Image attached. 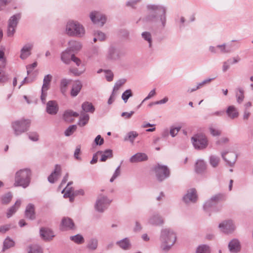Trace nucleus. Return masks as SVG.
I'll list each match as a JSON object with an SVG mask.
<instances>
[{"instance_id":"obj_41","label":"nucleus","mask_w":253,"mask_h":253,"mask_svg":"<svg viewBox=\"0 0 253 253\" xmlns=\"http://www.w3.org/2000/svg\"><path fill=\"white\" fill-rule=\"evenodd\" d=\"M14 242L9 237H7L3 242L2 251L14 246Z\"/></svg>"},{"instance_id":"obj_58","label":"nucleus","mask_w":253,"mask_h":253,"mask_svg":"<svg viewBox=\"0 0 253 253\" xmlns=\"http://www.w3.org/2000/svg\"><path fill=\"white\" fill-rule=\"evenodd\" d=\"M71 60L75 63L77 66H84L82 63L81 60L78 57H76L74 54H72Z\"/></svg>"},{"instance_id":"obj_51","label":"nucleus","mask_w":253,"mask_h":253,"mask_svg":"<svg viewBox=\"0 0 253 253\" xmlns=\"http://www.w3.org/2000/svg\"><path fill=\"white\" fill-rule=\"evenodd\" d=\"M121 174V166H119L115 170L112 176L110 179V182H113Z\"/></svg>"},{"instance_id":"obj_42","label":"nucleus","mask_w":253,"mask_h":253,"mask_svg":"<svg viewBox=\"0 0 253 253\" xmlns=\"http://www.w3.org/2000/svg\"><path fill=\"white\" fill-rule=\"evenodd\" d=\"M70 239L71 241L78 244H81L84 241L83 236L80 234H77L75 236H71Z\"/></svg>"},{"instance_id":"obj_24","label":"nucleus","mask_w":253,"mask_h":253,"mask_svg":"<svg viewBox=\"0 0 253 253\" xmlns=\"http://www.w3.org/2000/svg\"><path fill=\"white\" fill-rule=\"evenodd\" d=\"M33 47L32 43H28L25 45L21 50L20 58L22 59L27 58L31 55V50Z\"/></svg>"},{"instance_id":"obj_55","label":"nucleus","mask_w":253,"mask_h":253,"mask_svg":"<svg viewBox=\"0 0 253 253\" xmlns=\"http://www.w3.org/2000/svg\"><path fill=\"white\" fill-rule=\"evenodd\" d=\"M6 65V60L4 58V53L0 50V68H3Z\"/></svg>"},{"instance_id":"obj_45","label":"nucleus","mask_w":253,"mask_h":253,"mask_svg":"<svg viewBox=\"0 0 253 253\" xmlns=\"http://www.w3.org/2000/svg\"><path fill=\"white\" fill-rule=\"evenodd\" d=\"M12 195L10 193H7L1 197V201L2 204H8L11 200Z\"/></svg>"},{"instance_id":"obj_10","label":"nucleus","mask_w":253,"mask_h":253,"mask_svg":"<svg viewBox=\"0 0 253 253\" xmlns=\"http://www.w3.org/2000/svg\"><path fill=\"white\" fill-rule=\"evenodd\" d=\"M89 17L94 24L101 27L103 26L106 21L105 15L98 11L91 12L89 14Z\"/></svg>"},{"instance_id":"obj_37","label":"nucleus","mask_w":253,"mask_h":253,"mask_svg":"<svg viewBox=\"0 0 253 253\" xmlns=\"http://www.w3.org/2000/svg\"><path fill=\"white\" fill-rule=\"evenodd\" d=\"M71 55H72L71 54L70 51L68 49L66 50L62 53L61 57L62 61L66 64H69L71 60Z\"/></svg>"},{"instance_id":"obj_2","label":"nucleus","mask_w":253,"mask_h":253,"mask_svg":"<svg viewBox=\"0 0 253 253\" xmlns=\"http://www.w3.org/2000/svg\"><path fill=\"white\" fill-rule=\"evenodd\" d=\"M176 238V233L174 230L168 227L162 228L159 237L161 249L165 252H168L174 245Z\"/></svg>"},{"instance_id":"obj_31","label":"nucleus","mask_w":253,"mask_h":253,"mask_svg":"<svg viewBox=\"0 0 253 253\" xmlns=\"http://www.w3.org/2000/svg\"><path fill=\"white\" fill-rule=\"evenodd\" d=\"M97 154H101V157L100 161L101 162H105L108 158H111L113 157V152L111 149H107L102 152L99 151L97 152Z\"/></svg>"},{"instance_id":"obj_32","label":"nucleus","mask_w":253,"mask_h":253,"mask_svg":"<svg viewBox=\"0 0 253 253\" xmlns=\"http://www.w3.org/2000/svg\"><path fill=\"white\" fill-rule=\"evenodd\" d=\"M235 96L237 102L241 104L243 102L245 98L244 90L241 87H238L235 91Z\"/></svg>"},{"instance_id":"obj_26","label":"nucleus","mask_w":253,"mask_h":253,"mask_svg":"<svg viewBox=\"0 0 253 253\" xmlns=\"http://www.w3.org/2000/svg\"><path fill=\"white\" fill-rule=\"evenodd\" d=\"M40 235L44 240H51L54 235L52 231L48 228H42L40 230Z\"/></svg>"},{"instance_id":"obj_38","label":"nucleus","mask_w":253,"mask_h":253,"mask_svg":"<svg viewBox=\"0 0 253 253\" xmlns=\"http://www.w3.org/2000/svg\"><path fill=\"white\" fill-rule=\"evenodd\" d=\"M72 183L73 182L72 181L68 182L66 187H65L62 191V193H64L63 196L64 198H66L69 196H70V194L73 193V188L70 186L72 184Z\"/></svg>"},{"instance_id":"obj_17","label":"nucleus","mask_w":253,"mask_h":253,"mask_svg":"<svg viewBox=\"0 0 253 253\" xmlns=\"http://www.w3.org/2000/svg\"><path fill=\"white\" fill-rule=\"evenodd\" d=\"M197 199L196 191L194 188L188 190L183 198V201L186 203H194L196 201Z\"/></svg>"},{"instance_id":"obj_59","label":"nucleus","mask_w":253,"mask_h":253,"mask_svg":"<svg viewBox=\"0 0 253 253\" xmlns=\"http://www.w3.org/2000/svg\"><path fill=\"white\" fill-rule=\"evenodd\" d=\"M214 204L210 199L207 201L204 205L203 208L205 211H208L210 208H211Z\"/></svg>"},{"instance_id":"obj_53","label":"nucleus","mask_w":253,"mask_h":253,"mask_svg":"<svg viewBox=\"0 0 253 253\" xmlns=\"http://www.w3.org/2000/svg\"><path fill=\"white\" fill-rule=\"evenodd\" d=\"M181 127V126H178V127H173L171 126L169 130V134L172 137H175L178 132L180 130Z\"/></svg>"},{"instance_id":"obj_11","label":"nucleus","mask_w":253,"mask_h":253,"mask_svg":"<svg viewBox=\"0 0 253 253\" xmlns=\"http://www.w3.org/2000/svg\"><path fill=\"white\" fill-rule=\"evenodd\" d=\"M218 227L220 230L226 234L232 233L235 230V226L231 220H224L221 222Z\"/></svg>"},{"instance_id":"obj_34","label":"nucleus","mask_w":253,"mask_h":253,"mask_svg":"<svg viewBox=\"0 0 253 253\" xmlns=\"http://www.w3.org/2000/svg\"><path fill=\"white\" fill-rule=\"evenodd\" d=\"M81 115L78 125L80 126H84L87 124L89 119V116L88 114L83 113V112H81Z\"/></svg>"},{"instance_id":"obj_9","label":"nucleus","mask_w":253,"mask_h":253,"mask_svg":"<svg viewBox=\"0 0 253 253\" xmlns=\"http://www.w3.org/2000/svg\"><path fill=\"white\" fill-rule=\"evenodd\" d=\"M111 200L106 196L100 195L98 197L95 205V208L99 212H103L108 207Z\"/></svg>"},{"instance_id":"obj_39","label":"nucleus","mask_w":253,"mask_h":253,"mask_svg":"<svg viewBox=\"0 0 253 253\" xmlns=\"http://www.w3.org/2000/svg\"><path fill=\"white\" fill-rule=\"evenodd\" d=\"M116 244L124 250L128 249L130 247V243L127 238H125L122 240L117 242Z\"/></svg>"},{"instance_id":"obj_50","label":"nucleus","mask_w":253,"mask_h":253,"mask_svg":"<svg viewBox=\"0 0 253 253\" xmlns=\"http://www.w3.org/2000/svg\"><path fill=\"white\" fill-rule=\"evenodd\" d=\"M77 129V126L75 125L70 126L65 131V135L67 136H70Z\"/></svg>"},{"instance_id":"obj_64","label":"nucleus","mask_w":253,"mask_h":253,"mask_svg":"<svg viewBox=\"0 0 253 253\" xmlns=\"http://www.w3.org/2000/svg\"><path fill=\"white\" fill-rule=\"evenodd\" d=\"M94 142L97 145H101L104 143V139L100 135H98L94 139Z\"/></svg>"},{"instance_id":"obj_36","label":"nucleus","mask_w":253,"mask_h":253,"mask_svg":"<svg viewBox=\"0 0 253 253\" xmlns=\"http://www.w3.org/2000/svg\"><path fill=\"white\" fill-rule=\"evenodd\" d=\"M98 242L97 239L91 238L88 241L86 247L90 250L94 251L97 248Z\"/></svg>"},{"instance_id":"obj_60","label":"nucleus","mask_w":253,"mask_h":253,"mask_svg":"<svg viewBox=\"0 0 253 253\" xmlns=\"http://www.w3.org/2000/svg\"><path fill=\"white\" fill-rule=\"evenodd\" d=\"M28 135L29 138L33 141H37L39 139V135L36 132H30Z\"/></svg>"},{"instance_id":"obj_28","label":"nucleus","mask_w":253,"mask_h":253,"mask_svg":"<svg viewBox=\"0 0 253 253\" xmlns=\"http://www.w3.org/2000/svg\"><path fill=\"white\" fill-rule=\"evenodd\" d=\"M79 115V114L78 113L70 110L65 112L63 118L65 121L71 122L73 121V117H77Z\"/></svg>"},{"instance_id":"obj_22","label":"nucleus","mask_w":253,"mask_h":253,"mask_svg":"<svg viewBox=\"0 0 253 253\" xmlns=\"http://www.w3.org/2000/svg\"><path fill=\"white\" fill-rule=\"evenodd\" d=\"M148 160L147 155L144 153H137L133 155L129 159L130 162L132 163L145 161Z\"/></svg>"},{"instance_id":"obj_33","label":"nucleus","mask_w":253,"mask_h":253,"mask_svg":"<svg viewBox=\"0 0 253 253\" xmlns=\"http://www.w3.org/2000/svg\"><path fill=\"white\" fill-rule=\"evenodd\" d=\"M28 253H43V251L40 245L34 244L28 246Z\"/></svg>"},{"instance_id":"obj_16","label":"nucleus","mask_w":253,"mask_h":253,"mask_svg":"<svg viewBox=\"0 0 253 253\" xmlns=\"http://www.w3.org/2000/svg\"><path fill=\"white\" fill-rule=\"evenodd\" d=\"M221 156L230 166H232L235 163L237 158V155L233 152H223Z\"/></svg>"},{"instance_id":"obj_56","label":"nucleus","mask_w":253,"mask_h":253,"mask_svg":"<svg viewBox=\"0 0 253 253\" xmlns=\"http://www.w3.org/2000/svg\"><path fill=\"white\" fill-rule=\"evenodd\" d=\"M94 35L97 36L98 40L100 41H104L106 39L105 34L99 31L95 32Z\"/></svg>"},{"instance_id":"obj_61","label":"nucleus","mask_w":253,"mask_h":253,"mask_svg":"<svg viewBox=\"0 0 253 253\" xmlns=\"http://www.w3.org/2000/svg\"><path fill=\"white\" fill-rule=\"evenodd\" d=\"M81 153V146H78L76 148V149L74 152V157L76 160H80L81 159V157L79 156Z\"/></svg>"},{"instance_id":"obj_12","label":"nucleus","mask_w":253,"mask_h":253,"mask_svg":"<svg viewBox=\"0 0 253 253\" xmlns=\"http://www.w3.org/2000/svg\"><path fill=\"white\" fill-rule=\"evenodd\" d=\"M52 76L50 75H46L43 81V84L42 88L41 99L43 103H45L47 96V91L49 88V85L51 81Z\"/></svg>"},{"instance_id":"obj_52","label":"nucleus","mask_w":253,"mask_h":253,"mask_svg":"<svg viewBox=\"0 0 253 253\" xmlns=\"http://www.w3.org/2000/svg\"><path fill=\"white\" fill-rule=\"evenodd\" d=\"M210 133L213 136H217L220 135L221 131L214 127L211 126L209 127Z\"/></svg>"},{"instance_id":"obj_15","label":"nucleus","mask_w":253,"mask_h":253,"mask_svg":"<svg viewBox=\"0 0 253 253\" xmlns=\"http://www.w3.org/2000/svg\"><path fill=\"white\" fill-rule=\"evenodd\" d=\"M121 56V51L115 46H110L108 50L106 57L108 59L116 60L120 58Z\"/></svg>"},{"instance_id":"obj_5","label":"nucleus","mask_w":253,"mask_h":253,"mask_svg":"<svg viewBox=\"0 0 253 253\" xmlns=\"http://www.w3.org/2000/svg\"><path fill=\"white\" fill-rule=\"evenodd\" d=\"M66 33L71 36L83 37L84 34L83 26L77 21H70L67 23L66 28Z\"/></svg>"},{"instance_id":"obj_48","label":"nucleus","mask_w":253,"mask_h":253,"mask_svg":"<svg viewBox=\"0 0 253 253\" xmlns=\"http://www.w3.org/2000/svg\"><path fill=\"white\" fill-rule=\"evenodd\" d=\"M126 79H123L118 80L115 84L113 91L116 93V92L120 89V88L126 83Z\"/></svg>"},{"instance_id":"obj_14","label":"nucleus","mask_w":253,"mask_h":253,"mask_svg":"<svg viewBox=\"0 0 253 253\" xmlns=\"http://www.w3.org/2000/svg\"><path fill=\"white\" fill-rule=\"evenodd\" d=\"M148 223L153 226H161L164 224V219L160 214L155 213L149 217Z\"/></svg>"},{"instance_id":"obj_46","label":"nucleus","mask_w":253,"mask_h":253,"mask_svg":"<svg viewBox=\"0 0 253 253\" xmlns=\"http://www.w3.org/2000/svg\"><path fill=\"white\" fill-rule=\"evenodd\" d=\"M138 136V133L135 131L128 132L127 136L125 138V140H129L133 143L135 138Z\"/></svg>"},{"instance_id":"obj_19","label":"nucleus","mask_w":253,"mask_h":253,"mask_svg":"<svg viewBox=\"0 0 253 253\" xmlns=\"http://www.w3.org/2000/svg\"><path fill=\"white\" fill-rule=\"evenodd\" d=\"M61 173V168L60 165H56L54 171L48 177V180L50 183H54L59 178Z\"/></svg>"},{"instance_id":"obj_6","label":"nucleus","mask_w":253,"mask_h":253,"mask_svg":"<svg viewBox=\"0 0 253 253\" xmlns=\"http://www.w3.org/2000/svg\"><path fill=\"white\" fill-rule=\"evenodd\" d=\"M193 146L196 149L202 150L205 149L208 144L207 137L202 134H197L191 138Z\"/></svg>"},{"instance_id":"obj_47","label":"nucleus","mask_w":253,"mask_h":253,"mask_svg":"<svg viewBox=\"0 0 253 253\" xmlns=\"http://www.w3.org/2000/svg\"><path fill=\"white\" fill-rule=\"evenodd\" d=\"M132 96V93L131 89H127L123 92L122 95V98L125 103H126L128 98Z\"/></svg>"},{"instance_id":"obj_57","label":"nucleus","mask_w":253,"mask_h":253,"mask_svg":"<svg viewBox=\"0 0 253 253\" xmlns=\"http://www.w3.org/2000/svg\"><path fill=\"white\" fill-rule=\"evenodd\" d=\"M105 76L107 81L111 82L113 80L114 75L110 70H104Z\"/></svg>"},{"instance_id":"obj_44","label":"nucleus","mask_w":253,"mask_h":253,"mask_svg":"<svg viewBox=\"0 0 253 253\" xmlns=\"http://www.w3.org/2000/svg\"><path fill=\"white\" fill-rule=\"evenodd\" d=\"M210 248L208 246L202 245L197 248L196 253H210Z\"/></svg>"},{"instance_id":"obj_8","label":"nucleus","mask_w":253,"mask_h":253,"mask_svg":"<svg viewBox=\"0 0 253 253\" xmlns=\"http://www.w3.org/2000/svg\"><path fill=\"white\" fill-rule=\"evenodd\" d=\"M21 18V14H16L11 16L8 22L7 34L8 37H12L14 35L19 20Z\"/></svg>"},{"instance_id":"obj_7","label":"nucleus","mask_w":253,"mask_h":253,"mask_svg":"<svg viewBox=\"0 0 253 253\" xmlns=\"http://www.w3.org/2000/svg\"><path fill=\"white\" fill-rule=\"evenodd\" d=\"M153 170L155 172L157 179L159 181H162L169 177L170 171L166 166L158 164L155 166Z\"/></svg>"},{"instance_id":"obj_13","label":"nucleus","mask_w":253,"mask_h":253,"mask_svg":"<svg viewBox=\"0 0 253 253\" xmlns=\"http://www.w3.org/2000/svg\"><path fill=\"white\" fill-rule=\"evenodd\" d=\"M75 225L73 220L68 217H64L62 219L60 229L62 231H67L75 229Z\"/></svg>"},{"instance_id":"obj_25","label":"nucleus","mask_w":253,"mask_h":253,"mask_svg":"<svg viewBox=\"0 0 253 253\" xmlns=\"http://www.w3.org/2000/svg\"><path fill=\"white\" fill-rule=\"evenodd\" d=\"M82 87V83L80 81H76L73 85L71 90V95L72 97H76L80 92Z\"/></svg>"},{"instance_id":"obj_3","label":"nucleus","mask_w":253,"mask_h":253,"mask_svg":"<svg viewBox=\"0 0 253 253\" xmlns=\"http://www.w3.org/2000/svg\"><path fill=\"white\" fill-rule=\"evenodd\" d=\"M31 171L29 169H24L17 171L15 174L14 187H27L31 181Z\"/></svg>"},{"instance_id":"obj_62","label":"nucleus","mask_w":253,"mask_h":253,"mask_svg":"<svg viewBox=\"0 0 253 253\" xmlns=\"http://www.w3.org/2000/svg\"><path fill=\"white\" fill-rule=\"evenodd\" d=\"M90 57L97 56L100 54V51L98 47H94L91 51Z\"/></svg>"},{"instance_id":"obj_54","label":"nucleus","mask_w":253,"mask_h":253,"mask_svg":"<svg viewBox=\"0 0 253 253\" xmlns=\"http://www.w3.org/2000/svg\"><path fill=\"white\" fill-rule=\"evenodd\" d=\"M223 198V195L221 194H218L212 196L210 199L214 203V205Z\"/></svg>"},{"instance_id":"obj_35","label":"nucleus","mask_w":253,"mask_h":253,"mask_svg":"<svg viewBox=\"0 0 253 253\" xmlns=\"http://www.w3.org/2000/svg\"><path fill=\"white\" fill-rule=\"evenodd\" d=\"M82 108L83 113L90 112L93 113L94 111L95 108L91 103L88 102H85L82 104Z\"/></svg>"},{"instance_id":"obj_4","label":"nucleus","mask_w":253,"mask_h":253,"mask_svg":"<svg viewBox=\"0 0 253 253\" xmlns=\"http://www.w3.org/2000/svg\"><path fill=\"white\" fill-rule=\"evenodd\" d=\"M31 121L29 120L21 119L11 123V127L14 134L17 136L27 131L29 129Z\"/></svg>"},{"instance_id":"obj_49","label":"nucleus","mask_w":253,"mask_h":253,"mask_svg":"<svg viewBox=\"0 0 253 253\" xmlns=\"http://www.w3.org/2000/svg\"><path fill=\"white\" fill-rule=\"evenodd\" d=\"M219 162V158L215 156L212 155L210 157V163L211 166L214 168L217 166Z\"/></svg>"},{"instance_id":"obj_40","label":"nucleus","mask_w":253,"mask_h":253,"mask_svg":"<svg viewBox=\"0 0 253 253\" xmlns=\"http://www.w3.org/2000/svg\"><path fill=\"white\" fill-rule=\"evenodd\" d=\"M71 81L66 79H62L60 83V90L63 95H65L67 91V87Z\"/></svg>"},{"instance_id":"obj_18","label":"nucleus","mask_w":253,"mask_h":253,"mask_svg":"<svg viewBox=\"0 0 253 253\" xmlns=\"http://www.w3.org/2000/svg\"><path fill=\"white\" fill-rule=\"evenodd\" d=\"M58 110V105L56 101L50 100L47 102L46 111L48 114L54 115L57 113Z\"/></svg>"},{"instance_id":"obj_29","label":"nucleus","mask_w":253,"mask_h":253,"mask_svg":"<svg viewBox=\"0 0 253 253\" xmlns=\"http://www.w3.org/2000/svg\"><path fill=\"white\" fill-rule=\"evenodd\" d=\"M21 202L20 200H18L15 204L9 208L6 212V216L7 218H10L14 213L16 212L17 210L20 207Z\"/></svg>"},{"instance_id":"obj_20","label":"nucleus","mask_w":253,"mask_h":253,"mask_svg":"<svg viewBox=\"0 0 253 253\" xmlns=\"http://www.w3.org/2000/svg\"><path fill=\"white\" fill-rule=\"evenodd\" d=\"M25 216L30 220H34L36 218L35 206L33 204L30 203L27 206L25 211Z\"/></svg>"},{"instance_id":"obj_1","label":"nucleus","mask_w":253,"mask_h":253,"mask_svg":"<svg viewBox=\"0 0 253 253\" xmlns=\"http://www.w3.org/2000/svg\"><path fill=\"white\" fill-rule=\"evenodd\" d=\"M149 15L146 17V21L151 22L160 29H164L166 24V8L162 5H148Z\"/></svg>"},{"instance_id":"obj_63","label":"nucleus","mask_w":253,"mask_h":253,"mask_svg":"<svg viewBox=\"0 0 253 253\" xmlns=\"http://www.w3.org/2000/svg\"><path fill=\"white\" fill-rule=\"evenodd\" d=\"M217 47L220 49V51L222 53H225L230 52V49L229 48L226 47L225 44L218 45Z\"/></svg>"},{"instance_id":"obj_21","label":"nucleus","mask_w":253,"mask_h":253,"mask_svg":"<svg viewBox=\"0 0 253 253\" xmlns=\"http://www.w3.org/2000/svg\"><path fill=\"white\" fill-rule=\"evenodd\" d=\"M227 116L231 119H234L239 117V113L237 108L234 105L229 106L226 110Z\"/></svg>"},{"instance_id":"obj_43","label":"nucleus","mask_w":253,"mask_h":253,"mask_svg":"<svg viewBox=\"0 0 253 253\" xmlns=\"http://www.w3.org/2000/svg\"><path fill=\"white\" fill-rule=\"evenodd\" d=\"M142 38L148 42L149 43V47H152V36L150 32H144L141 34Z\"/></svg>"},{"instance_id":"obj_30","label":"nucleus","mask_w":253,"mask_h":253,"mask_svg":"<svg viewBox=\"0 0 253 253\" xmlns=\"http://www.w3.org/2000/svg\"><path fill=\"white\" fill-rule=\"evenodd\" d=\"M69 48L67 49L68 50L73 52L78 51L82 48V45L79 42L75 41H71L69 42Z\"/></svg>"},{"instance_id":"obj_23","label":"nucleus","mask_w":253,"mask_h":253,"mask_svg":"<svg viewBox=\"0 0 253 253\" xmlns=\"http://www.w3.org/2000/svg\"><path fill=\"white\" fill-rule=\"evenodd\" d=\"M228 248L231 253H238L241 249L239 241L237 239H233L229 243Z\"/></svg>"},{"instance_id":"obj_27","label":"nucleus","mask_w":253,"mask_h":253,"mask_svg":"<svg viewBox=\"0 0 253 253\" xmlns=\"http://www.w3.org/2000/svg\"><path fill=\"white\" fill-rule=\"evenodd\" d=\"M207 168L205 162L203 160H198L195 164V171L197 173H201L203 172Z\"/></svg>"}]
</instances>
